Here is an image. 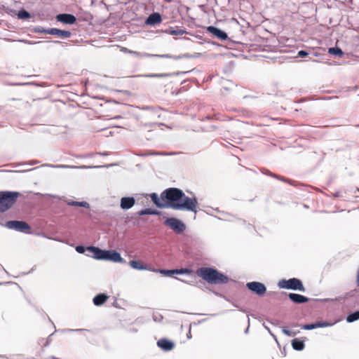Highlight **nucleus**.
<instances>
[{
	"label": "nucleus",
	"instance_id": "obj_22",
	"mask_svg": "<svg viewBox=\"0 0 359 359\" xmlns=\"http://www.w3.org/2000/svg\"><path fill=\"white\" fill-rule=\"evenodd\" d=\"M69 206L83 207L87 209L90 208V204L86 201H75L72 200L62 199Z\"/></svg>",
	"mask_w": 359,
	"mask_h": 359
},
{
	"label": "nucleus",
	"instance_id": "obj_20",
	"mask_svg": "<svg viewBox=\"0 0 359 359\" xmlns=\"http://www.w3.org/2000/svg\"><path fill=\"white\" fill-rule=\"evenodd\" d=\"M49 32L50 35H57L63 38H69L72 35L71 32L57 28H50L49 29Z\"/></svg>",
	"mask_w": 359,
	"mask_h": 359
},
{
	"label": "nucleus",
	"instance_id": "obj_35",
	"mask_svg": "<svg viewBox=\"0 0 359 359\" xmlns=\"http://www.w3.org/2000/svg\"><path fill=\"white\" fill-rule=\"evenodd\" d=\"M302 329L306 330H311L317 328V323H307L302 325L301 326Z\"/></svg>",
	"mask_w": 359,
	"mask_h": 359
},
{
	"label": "nucleus",
	"instance_id": "obj_56",
	"mask_svg": "<svg viewBox=\"0 0 359 359\" xmlns=\"http://www.w3.org/2000/svg\"><path fill=\"white\" fill-rule=\"evenodd\" d=\"M0 359H9L8 357H7L5 355H0Z\"/></svg>",
	"mask_w": 359,
	"mask_h": 359
},
{
	"label": "nucleus",
	"instance_id": "obj_48",
	"mask_svg": "<svg viewBox=\"0 0 359 359\" xmlns=\"http://www.w3.org/2000/svg\"><path fill=\"white\" fill-rule=\"evenodd\" d=\"M224 218L222 219L227 221H233L230 217H233V216L230 215L229 213H223Z\"/></svg>",
	"mask_w": 359,
	"mask_h": 359
},
{
	"label": "nucleus",
	"instance_id": "obj_28",
	"mask_svg": "<svg viewBox=\"0 0 359 359\" xmlns=\"http://www.w3.org/2000/svg\"><path fill=\"white\" fill-rule=\"evenodd\" d=\"M151 271L167 277H173L174 275V269H152Z\"/></svg>",
	"mask_w": 359,
	"mask_h": 359
},
{
	"label": "nucleus",
	"instance_id": "obj_13",
	"mask_svg": "<svg viewBox=\"0 0 359 359\" xmlns=\"http://www.w3.org/2000/svg\"><path fill=\"white\" fill-rule=\"evenodd\" d=\"M189 73V72H176L172 73H163V74H142V75H137L136 77H147V78H163V77H170L174 76H178L182 74H185Z\"/></svg>",
	"mask_w": 359,
	"mask_h": 359
},
{
	"label": "nucleus",
	"instance_id": "obj_29",
	"mask_svg": "<svg viewBox=\"0 0 359 359\" xmlns=\"http://www.w3.org/2000/svg\"><path fill=\"white\" fill-rule=\"evenodd\" d=\"M328 53L332 55L339 56L340 57H342L344 54L343 50L337 46L329 48Z\"/></svg>",
	"mask_w": 359,
	"mask_h": 359
},
{
	"label": "nucleus",
	"instance_id": "obj_52",
	"mask_svg": "<svg viewBox=\"0 0 359 359\" xmlns=\"http://www.w3.org/2000/svg\"><path fill=\"white\" fill-rule=\"evenodd\" d=\"M263 325L268 330V332L270 333V334L272 335L276 339V336L271 333L270 329L264 323L263 324Z\"/></svg>",
	"mask_w": 359,
	"mask_h": 359
},
{
	"label": "nucleus",
	"instance_id": "obj_59",
	"mask_svg": "<svg viewBox=\"0 0 359 359\" xmlns=\"http://www.w3.org/2000/svg\"><path fill=\"white\" fill-rule=\"evenodd\" d=\"M272 324L273 325H278V320H274L273 322H271Z\"/></svg>",
	"mask_w": 359,
	"mask_h": 359
},
{
	"label": "nucleus",
	"instance_id": "obj_60",
	"mask_svg": "<svg viewBox=\"0 0 359 359\" xmlns=\"http://www.w3.org/2000/svg\"><path fill=\"white\" fill-rule=\"evenodd\" d=\"M313 55L315 56V57H318V54L316 52H313Z\"/></svg>",
	"mask_w": 359,
	"mask_h": 359
},
{
	"label": "nucleus",
	"instance_id": "obj_5",
	"mask_svg": "<svg viewBox=\"0 0 359 359\" xmlns=\"http://www.w3.org/2000/svg\"><path fill=\"white\" fill-rule=\"evenodd\" d=\"M5 226L9 229H13L22 233H31L30 226L25 221L9 220L6 222Z\"/></svg>",
	"mask_w": 359,
	"mask_h": 359
},
{
	"label": "nucleus",
	"instance_id": "obj_17",
	"mask_svg": "<svg viewBox=\"0 0 359 359\" xmlns=\"http://www.w3.org/2000/svg\"><path fill=\"white\" fill-rule=\"evenodd\" d=\"M288 297L291 302L297 304H302L309 301V298L297 293H289Z\"/></svg>",
	"mask_w": 359,
	"mask_h": 359
},
{
	"label": "nucleus",
	"instance_id": "obj_54",
	"mask_svg": "<svg viewBox=\"0 0 359 359\" xmlns=\"http://www.w3.org/2000/svg\"><path fill=\"white\" fill-rule=\"evenodd\" d=\"M96 154L104 156H107L108 153L107 152H97V153H96Z\"/></svg>",
	"mask_w": 359,
	"mask_h": 359
},
{
	"label": "nucleus",
	"instance_id": "obj_62",
	"mask_svg": "<svg viewBox=\"0 0 359 359\" xmlns=\"http://www.w3.org/2000/svg\"><path fill=\"white\" fill-rule=\"evenodd\" d=\"M150 108H151L150 107H144V109H149Z\"/></svg>",
	"mask_w": 359,
	"mask_h": 359
},
{
	"label": "nucleus",
	"instance_id": "obj_24",
	"mask_svg": "<svg viewBox=\"0 0 359 359\" xmlns=\"http://www.w3.org/2000/svg\"><path fill=\"white\" fill-rule=\"evenodd\" d=\"M291 344L293 349L299 351L304 350L305 347L304 341L298 338L292 339Z\"/></svg>",
	"mask_w": 359,
	"mask_h": 359
},
{
	"label": "nucleus",
	"instance_id": "obj_57",
	"mask_svg": "<svg viewBox=\"0 0 359 359\" xmlns=\"http://www.w3.org/2000/svg\"><path fill=\"white\" fill-rule=\"evenodd\" d=\"M34 168H32V169H28V170H22V172H28V171H32L33 170ZM15 172H20V171L19 170H15Z\"/></svg>",
	"mask_w": 359,
	"mask_h": 359
},
{
	"label": "nucleus",
	"instance_id": "obj_47",
	"mask_svg": "<svg viewBox=\"0 0 359 359\" xmlns=\"http://www.w3.org/2000/svg\"><path fill=\"white\" fill-rule=\"evenodd\" d=\"M39 163V161H38L36 160H32L28 162L23 163L22 165H34L38 164Z\"/></svg>",
	"mask_w": 359,
	"mask_h": 359
},
{
	"label": "nucleus",
	"instance_id": "obj_8",
	"mask_svg": "<svg viewBox=\"0 0 359 359\" xmlns=\"http://www.w3.org/2000/svg\"><path fill=\"white\" fill-rule=\"evenodd\" d=\"M88 252L86 256L92 257L97 260H104L106 250H102L98 247L90 245L87 247Z\"/></svg>",
	"mask_w": 359,
	"mask_h": 359
},
{
	"label": "nucleus",
	"instance_id": "obj_3",
	"mask_svg": "<svg viewBox=\"0 0 359 359\" xmlns=\"http://www.w3.org/2000/svg\"><path fill=\"white\" fill-rule=\"evenodd\" d=\"M20 196L18 191H6L0 192V212L9 210Z\"/></svg>",
	"mask_w": 359,
	"mask_h": 359
},
{
	"label": "nucleus",
	"instance_id": "obj_26",
	"mask_svg": "<svg viewBox=\"0 0 359 359\" xmlns=\"http://www.w3.org/2000/svg\"><path fill=\"white\" fill-rule=\"evenodd\" d=\"M165 32L171 35H182L187 33L186 29H175L171 27L167 29Z\"/></svg>",
	"mask_w": 359,
	"mask_h": 359
},
{
	"label": "nucleus",
	"instance_id": "obj_18",
	"mask_svg": "<svg viewBox=\"0 0 359 359\" xmlns=\"http://www.w3.org/2000/svg\"><path fill=\"white\" fill-rule=\"evenodd\" d=\"M150 196V198L151 200V201L153 202V203L158 208H160V209H163V208H165V201H163L161 198V196H159L158 195V194L156 193H152L149 195Z\"/></svg>",
	"mask_w": 359,
	"mask_h": 359
},
{
	"label": "nucleus",
	"instance_id": "obj_12",
	"mask_svg": "<svg viewBox=\"0 0 359 359\" xmlns=\"http://www.w3.org/2000/svg\"><path fill=\"white\" fill-rule=\"evenodd\" d=\"M156 344L158 347L161 350L167 352L172 350L175 348V343L167 338H162L158 339Z\"/></svg>",
	"mask_w": 359,
	"mask_h": 359
},
{
	"label": "nucleus",
	"instance_id": "obj_1",
	"mask_svg": "<svg viewBox=\"0 0 359 359\" xmlns=\"http://www.w3.org/2000/svg\"><path fill=\"white\" fill-rule=\"evenodd\" d=\"M161 198L165 201V208L197 212L198 201L196 197L194 195L192 197L186 196L184 191L179 188L165 189L161 192Z\"/></svg>",
	"mask_w": 359,
	"mask_h": 359
},
{
	"label": "nucleus",
	"instance_id": "obj_44",
	"mask_svg": "<svg viewBox=\"0 0 359 359\" xmlns=\"http://www.w3.org/2000/svg\"><path fill=\"white\" fill-rule=\"evenodd\" d=\"M176 56H172L169 54H164V55H155L154 54L152 57H165V58H173L175 59Z\"/></svg>",
	"mask_w": 359,
	"mask_h": 359
},
{
	"label": "nucleus",
	"instance_id": "obj_50",
	"mask_svg": "<svg viewBox=\"0 0 359 359\" xmlns=\"http://www.w3.org/2000/svg\"><path fill=\"white\" fill-rule=\"evenodd\" d=\"M175 278L183 282V283H187V284H190V285H193V282L192 281H189V280H182V279H180V278H178L177 277H175Z\"/></svg>",
	"mask_w": 359,
	"mask_h": 359
},
{
	"label": "nucleus",
	"instance_id": "obj_2",
	"mask_svg": "<svg viewBox=\"0 0 359 359\" xmlns=\"http://www.w3.org/2000/svg\"><path fill=\"white\" fill-rule=\"evenodd\" d=\"M196 274L209 284H226L230 280L227 276L213 267H200L196 270Z\"/></svg>",
	"mask_w": 359,
	"mask_h": 359
},
{
	"label": "nucleus",
	"instance_id": "obj_7",
	"mask_svg": "<svg viewBox=\"0 0 359 359\" xmlns=\"http://www.w3.org/2000/svg\"><path fill=\"white\" fill-rule=\"evenodd\" d=\"M246 287L252 293L259 297L263 296L266 292V287L265 285L257 281L247 283Z\"/></svg>",
	"mask_w": 359,
	"mask_h": 359
},
{
	"label": "nucleus",
	"instance_id": "obj_21",
	"mask_svg": "<svg viewBox=\"0 0 359 359\" xmlns=\"http://www.w3.org/2000/svg\"><path fill=\"white\" fill-rule=\"evenodd\" d=\"M129 265L133 269H137V270H140V271H143V270H149V271H151V269H150L149 268V266L147 264H142L140 262H139L137 260H135V259L130 260L129 262Z\"/></svg>",
	"mask_w": 359,
	"mask_h": 359
},
{
	"label": "nucleus",
	"instance_id": "obj_37",
	"mask_svg": "<svg viewBox=\"0 0 359 359\" xmlns=\"http://www.w3.org/2000/svg\"><path fill=\"white\" fill-rule=\"evenodd\" d=\"M76 251L80 254H86V252H88V249L87 247L79 245L76 247Z\"/></svg>",
	"mask_w": 359,
	"mask_h": 359
},
{
	"label": "nucleus",
	"instance_id": "obj_27",
	"mask_svg": "<svg viewBox=\"0 0 359 359\" xmlns=\"http://www.w3.org/2000/svg\"><path fill=\"white\" fill-rule=\"evenodd\" d=\"M359 320V310L348 313L346 320L348 323H353Z\"/></svg>",
	"mask_w": 359,
	"mask_h": 359
},
{
	"label": "nucleus",
	"instance_id": "obj_15",
	"mask_svg": "<svg viewBox=\"0 0 359 359\" xmlns=\"http://www.w3.org/2000/svg\"><path fill=\"white\" fill-rule=\"evenodd\" d=\"M46 166L52 167V168H72V169H89V168H108L111 166V165H46Z\"/></svg>",
	"mask_w": 359,
	"mask_h": 359
},
{
	"label": "nucleus",
	"instance_id": "obj_16",
	"mask_svg": "<svg viewBox=\"0 0 359 359\" xmlns=\"http://www.w3.org/2000/svg\"><path fill=\"white\" fill-rule=\"evenodd\" d=\"M135 204V198L133 196H124L120 201V207L124 210L130 209Z\"/></svg>",
	"mask_w": 359,
	"mask_h": 359
},
{
	"label": "nucleus",
	"instance_id": "obj_9",
	"mask_svg": "<svg viewBox=\"0 0 359 359\" xmlns=\"http://www.w3.org/2000/svg\"><path fill=\"white\" fill-rule=\"evenodd\" d=\"M104 260L110 261L114 263H126V261L121 257V254L116 250H106Z\"/></svg>",
	"mask_w": 359,
	"mask_h": 359
},
{
	"label": "nucleus",
	"instance_id": "obj_53",
	"mask_svg": "<svg viewBox=\"0 0 359 359\" xmlns=\"http://www.w3.org/2000/svg\"><path fill=\"white\" fill-rule=\"evenodd\" d=\"M93 155H94L93 154H89L86 155V156H78L77 158L90 157V156H93Z\"/></svg>",
	"mask_w": 359,
	"mask_h": 359
},
{
	"label": "nucleus",
	"instance_id": "obj_63",
	"mask_svg": "<svg viewBox=\"0 0 359 359\" xmlns=\"http://www.w3.org/2000/svg\"><path fill=\"white\" fill-rule=\"evenodd\" d=\"M240 220L243 222V224H245V220H243H243L240 219Z\"/></svg>",
	"mask_w": 359,
	"mask_h": 359
},
{
	"label": "nucleus",
	"instance_id": "obj_58",
	"mask_svg": "<svg viewBox=\"0 0 359 359\" xmlns=\"http://www.w3.org/2000/svg\"><path fill=\"white\" fill-rule=\"evenodd\" d=\"M187 337L188 339H191V329H189V331L188 334H187Z\"/></svg>",
	"mask_w": 359,
	"mask_h": 359
},
{
	"label": "nucleus",
	"instance_id": "obj_10",
	"mask_svg": "<svg viewBox=\"0 0 359 359\" xmlns=\"http://www.w3.org/2000/svg\"><path fill=\"white\" fill-rule=\"evenodd\" d=\"M56 20L65 25H74L76 22V18L71 13H60L56 15Z\"/></svg>",
	"mask_w": 359,
	"mask_h": 359
},
{
	"label": "nucleus",
	"instance_id": "obj_55",
	"mask_svg": "<svg viewBox=\"0 0 359 359\" xmlns=\"http://www.w3.org/2000/svg\"><path fill=\"white\" fill-rule=\"evenodd\" d=\"M122 50L124 53H130V51H131L130 50L128 49L127 48H123Z\"/></svg>",
	"mask_w": 359,
	"mask_h": 359
},
{
	"label": "nucleus",
	"instance_id": "obj_33",
	"mask_svg": "<svg viewBox=\"0 0 359 359\" xmlns=\"http://www.w3.org/2000/svg\"><path fill=\"white\" fill-rule=\"evenodd\" d=\"M164 155H166V154L163 153V152L156 151H148V152H145V153H142V154H138V156H142V157H147V156H164Z\"/></svg>",
	"mask_w": 359,
	"mask_h": 359
},
{
	"label": "nucleus",
	"instance_id": "obj_23",
	"mask_svg": "<svg viewBox=\"0 0 359 359\" xmlns=\"http://www.w3.org/2000/svg\"><path fill=\"white\" fill-rule=\"evenodd\" d=\"M261 172L262 173H263L264 175H268V176H270V177H274L276 179H278L280 181H283V182H287V183H291L290 182V180L289 179H286L282 176H280V175H278L272 172H271L270 170L266 169V168H262L261 170Z\"/></svg>",
	"mask_w": 359,
	"mask_h": 359
},
{
	"label": "nucleus",
	"instance_id": "obj_41",
	"mask_svg": "<svg viewBox=\"0 0 359 359\" xmlns=\"http://www.w3.org/2000/svg\"><path fill=\"white\" fill-rule=\"evenodd\" d=\"M310 53L305 50H300L297 53L298 57H305L309 55Z\"/></svg>",
	"mask_w": 359,
	"mask_h": 359
},
{
	"label": "nucleus",
	"instance_id": "obj_40",
	"mask_svg": "<svg viewBox=\"0 0 359 359\" xmlns=\"http://www.w3.org/2000/svg\"><path fill=\"white\" fill-rule=\"evenodd\" d=\"M358 290L357 289H353V290H351L347 292H346V296H348V299L349 298H351V297H355L356 296H358Z\"/></svg>",
	"mask_w": 359,
	"mask_h": 359
},
{
	"label": "nucleus",
	"instance_id": "obj_19",
	"mask_svg": "<svg viewBox=\"0 0 359 359\" xmlns=\"http://www.w3.org/2000/svg\"><path fill=\"white\" fill-rule=\"evenodd\" d=\"M108 299V296L105 293H99L95 295L93 299V302L95 306H100L103 305Z\"/></svg>",
	"mask_w": 359,
	"mask_h": 359
},
{
	"label": "nucleus",
	"instance_id": "obj_38",
	"mask_svg": "<svg viewBox=\"0 0 359 359\" xmlns=\"http://www.w3.org/2000/svg\"><path fill=\"white\" fill-rule=\"evenodd\" d=\"M136 215H138V216H144V215H151V208L142 209V210L138 211L136 213Z\"/></svg>",
	"mask_w": 359,
	"mask_h": 359
},
{
	"label": "nucleus",
	"instance_id": "obj_31",
	"mask_svg": "<svg viewBox=\"0 0 359 359\" xmlns=\"http://www.w3.org/2000/svg\"><path fill=\"white\" fill-rule=\"evenodd\" d=\"M193 271L191 269L188 268H181V269H174V275H184V274H190Z\"/></svg>",
	"mask_w": 359,
	"mask_h": 359
},
{
	"label": "nucleus",
	"instance_id": "obj_49",
	"mask_svg": "<svg viewBox=\"0 0 359 359\" xmlns=\"http://www.w3.org/2000/svg\"><path fill=\"white\" fill-rule=\"evenodd\" d=\"M151 215H161V212L160 210H158L156 209H151Z\"/></svg>",
	"mask_w": 359,
	"mask_h": 359
},
{
	"label": "nucleus",
	"instance_id": "obj_14",
	"mask_svg": "<svg viewBox=\"0 0 359 359\" xmlns=\"http://www.w3.org/2000/svg\"><path fill=\"white\" fill-rule=\"evenodd\" d=\"M162 22L161 15L158 12H154L150 14L145 20V25L155 26Z\"/></svg>",
	"mask_w": 359,
	"mask_h": 359
},
{
	"label": "nucleus",
	"instance_id": "obj_6",
	"mask_svg": "<svg viewBox=\"0 0 359 359\" xmlns=\"http://www.w3.org/2000/svg\"><path fill=\"white\" fill-rule=\"evenodd\" d=\"M164 224L169 226L177 234L183 233L186 229V224L180 219L174 217L166 218Z\"/></svg>",
	"mask_w": 359,
	"mask_h": 359
},
{
	"label": "nucleus",
	"instance_id": "obj_36",
	"mask_svg": "<svg viewBox=\"0 0 359 359\" xmlns=\"http://www.w3.org/2000/svg\"><path fill=\"white\" fill-rule=\"evenodd\" d=\"M317 323V328L318 327H327L332 326L334 323H330L327 321L325 322H316Z\"/></svg>",
	"mask_w": 359,
	"mask_h": 359
},
{
	"label": "nucleus",
	"instance_id": "obj_30",
	"mask_svg": "<svg viewBox=\"0 0 359 359\" xmlns=\"http://www.w3.org/2000/svg\"><path fill=\"white\" fill-rule=\"evenodd\" d=\"M17 15L18 18L20 20H28L32 17L31 14L24 8H21Z\"/></svg>",
	"mask_w": 359,
	"mask_h": 359
},
{
	"label": "nucleus",
	"instance_id": "obj_45",
	"mask_svg": "<svg viewBox=\"0 0 359 359\" xmlns=\"http://www.w3.org/2000/svg\"><path fill=\"white\" fill-rule=\"evenodd\" d=\"M163 317L161 314H154L153 315V320L155 322L159 323L161 322Z\"/></svg>",
	"mask_w": 359,
	"mask_h": 359
},
{
	"label": "nucleus",
	"instance_id": "obj_32",
	"mask_svg": "<svg viewBox=\"0 0 359 359\" xmlns=\"http://www.w3.org/2000/svg\"><path fill=\"white\" fill-rule=\"evenodd\" d=\"M130 54L133 55L136 57H152L154 54L147 53H140L137 51H130Z\"/></svg>",
	"mask_w": 359,
	"mask_h": 359
},
{
	"label": "nucleus",
	"instance_id": "obj_43",
	"mask_svg": "<svg viewBox=\"0 0 359 359\" xmlns=\"http://www.w3.org/2000/svg\"><path fill=\"white\" fill-rule=\"evenodd\" d=\"M18 41L20 42V43H25V44H29V45H34V44H38V43H42L41 41H28L26 39H20V40H18Z\"/></svg>",
	"mask_w": 359,
	"mask_h": 359
},
{
	"label": "nucleus",
	"instance_id": "obj_46",
	"mask_svg": "<svg viewBox=\"0 0 359 359\" xmlns=\"http://www.w3.org/2000/svg\"><path fill=\"white\" fill-rule=\"evenodd\" d=\"M193 57V56L189 53L184 54L182 55H178L175 57V60L182 59V58H191Z\"/></svg>",
	"mask_w": 359,
	"mask_h": 359
},
{
	"label": "nucleus",
	"instance_id": "obj_4",
	"mask_svg": "<svg viewBox=\"0 0 359 359\" xmlns=\"http://www.w3.org/2000/svg\"><path fill=\"white\" fill-rule=\"evenodd\" d=\"M278 286L280 288L297 290L303 292L306 290L302 280L297 278H292L288 280H280L278 283Z\"/></svg>",
	"mask_w": 359,
	"mask_h": 359
},
{
	"label": "nucleus",
	"instance_id": "obj_39",
	"mask_svg": "<svg viewBox=\"0 0 359 359\" xmlns=\"http://www.w3.org/2000/svg\"><path fill=\"white\" fill-rule=\"evenodd\" d=\"M63 332H89L90 330L87 329H66L64 330Z\"/></svg>",
	"mask_w": 359,
	"mask_h": 359
},
{
	"label": "nucleus",
	"instance_id": "obj_51",
	"mask_svg": "<svg viewBox=\"0 0 359 359\" xmlns=\"http://www.w3.org/2000/svg\"><path fill=\"white\" fill-rule=\"evenodd\" d=\"M53 334H51L50 335L48 336V337L47 338V340H46V342L45 344V346H49L50 344V338L51 337V336L53 335Z\"/></svg>",
	"mask_w": 359,
	"mask_h": 359
},
{
	"label": "nucleus",
	"instance_id": "obj_64",
	"mask_svg": "<svg viewBox=\"0 0 359 359\" xmlns=\"http://www.w3.org/2000/svg\"><path fill=\"white\" fill-rule=\"evenodd\" d=\"M51 197L54 198H56L57 196H53V195H50Z\"/></svg>",
	"mask_w": 359,
	"mask_h": 359
},
{
	"label": "nucleus",
	"instance_id": "obj_61",
	"mask_svg": "<svg viewBox=\"0 0 359 359\" xmlns=\"http://www.w3.org/2000/svg\"><path fill=\"white\" fill-rule=\"evenodd\" d=\"M309 60H311V61H313V62H318V60H314V59L313 60V59H311V58H309Z\"/></svg>",
	"mask_w": 359,
	"mask_h": 359
},
{
	"label": "nucleus",
	"instance_id": "obj_42",
	"mask_svg": "<svg viewBox=\"0 0 359 359\" xmlns=\"http://www.w3.org/2000/svg\"><path fill=\"white\" fill-rule=\"evenodd\" d=\"M282 332L288 337H294L296 334L295 332H292V331H290V330L287 329L285 327L282 328Z\"/></svg>",
	"mask_w": 359,
	"mask_h": 359
},
{
	"label": "nucleus",
	"instance_id": "obj_11",
	"mask_svg": "<svg viewBox=\"0 0 359 359\" xmlns=\"http://www.w3.org/2000/svg\"><path fill=\"white\" fill-rule=\"evenodd\" d=\"M206 30L209 33L212 34L213 36H215V37H217V39H219L222 41H225V40L229 39L227 33L217 27L208 26L206 27Z\"/></svg>",
	"mask_w": 359,
	"mask_h": 359
},
{
	"label": "nucleus",
	"instance_id": "obj_25",
	"mask_svg": "<svg viewBox=\"0 0 359 359\" xmlns=\"http://www.w3.org/2000/svg\"><path fill=\"white\" fill-rule=\"evenodd\" d=\"M348 299V296H346V293H344L340 296L337 297L334 299L325 298V299H318V301H320L323 302H333L334 301H337V302H339L340 304H344L345 302V301Z\"/></svg>",
	"mask_w": 359,
	"mask_h": 359
},
{
	"label": "nucleus",
	"instance_id": "obj_34",
	"mask_svg": "<svg viewBox=\"0 0 359 359\" xmlns=\"http://www.w3.org/2000/svg\"><path fill=\"white\" fill-rule=\"evenodd\" d=\"M33 30L35 33L50 34L49 29H46L41 26L34 27Z\"/></svg>",
	"mask_w": 359,
	"mask_h": 359
}]
</instances>
